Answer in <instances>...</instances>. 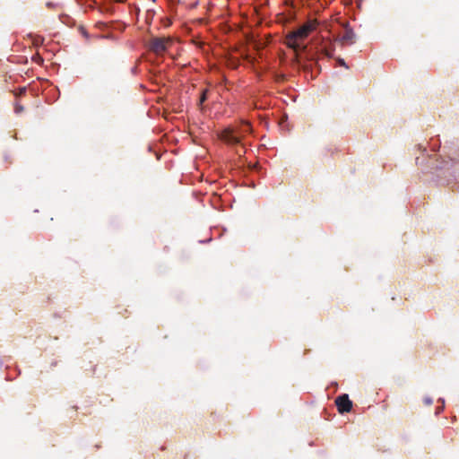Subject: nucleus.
I'll return each mask as SVG.
<instances>
[{
    "mask_svg": "<svg viewBox=\"0 0 459 459\" xmlns=\"http://www.w3.org/2000/svg\"><path fill=\"white\" fill-rule=\"evenodd\" d=\"M317 24L316 20H309L297 30L290 31L285 37L286 46L296 53L299 50L305 51L307 45L304 44V40L316 29Z\"/></svg>",
    "mask_w": 459,
    "mask_h": 459,
    "instance_id": "obj_1",
    "label": "nucleus"
},
{
    "mask_svg": "<svg viewBox=\"0 0 459 459\" xmlns=\"http://www.w3.org/2000/svg\"><path fill=\"white\" fill-rule=\"evenodd\" d=\"M251 132V127L248 122H243L239 128H230L228 127L224 129L221 134L220 138L230 145H238L240 143L241 137L245 134Z\"/></svg>",
    "mask_w": 459,
    "mask_h": 459,
    "instance_id": "obj_2",
    "label": "nucleus"
},
{
    "mask_svg": "<svg viewBox=\"0 0 459 459\" xmlns=\"http://www.w3.org/2000/svg\"><path fill=\"white\" fill-rule=\"evenodd\" d=\"M344 32L342 36H338L335 41L339 42L342 46L353 45L356 41V34L350 27L349 23L343 24Z\"/></svg>",
    "mask_w": 459,
    "mask_h": 459,
    "instance_id": "obj_3",
    "label": "nucleus"
},
{
    "mask_svg": "<svg viewBox=\"0 0 459 459\" xmlns=\"http://www.w3.org/2000/svg\"><path fill=\"white\" fill-rule=\"evenodd\" d=\"M172 44L170 38H153L150 41V48L156 54H161L166 51L169 45Z\"/></svg>",
    "mask_w": 459,
    "mask_h": 459,
    "instance_id": "obj_4",
    "label": "nucleus"
},
{
    "mask_svg": "<svg viewBox=\"0 0 459 459\" xmlns=\"http://www.w3.org/2000/svg\"><path fill=\"white\" fill-rule=\"evenodd\" d=\"M335 404L340 413L350 412L352 409V402L348 394H342L335 399Z\"/></svg>",
    "mask_w": 459,
    "mask_h": 459,
    "instance_id": "obj_5",
    "label": "nucleus"
},
{
    "mask_svg": "<svg viewBox=\"0 0 459 459\" xmlns=\"http://www.w3.org/2000/svg\"><path fill=\"white\" fill-rule=\"evenodd\" d=\"M333 50H334V48L331 42H325V43L322 42V44L318 48V52L327 57L333 56Z\"/></svg>",
    "mask_w": 459,
    "mask_h": 459,
    "instance_id": "obj_6",
    "label": "nucleus"
},
{
    "mask_svg": "<svg viewBox=\"0 0 459 459\" xmlns=\"http://www.w3.org/2000/svg\"><path fill=\"white\" fill-rule=\"evenodd\" d=\"M207 90H204L200 97L199 105H202L207 100Z\"/></svg>",
    "mask_w": 459,
    "mask_h": 459,
    "instance_id": "obj_7",
    "label": "nucleus"
},
{
    "mask_svg": "<svg viewBox=\"0 0 459 459\" xmlns=\"http://www.w3.org/2000/svg\"><path fill=\"white\" fill-rule=\"evenodd\" d=\"M424 403L426 405H431L432 404V399L429 397L424 398Z\"/></svg>",
    "mask_w": 459,
    "mask_h": 459,
    "instance_id": "obj_8",
    "label": "nucleus"
},
{
    "mask_svg": "<svg viewBox=\"0 0 459 459\" xmlns=\"http://www.w3.org/2000/svg\"><path fill=\"white\" fill-rule=\"evenodd\" d=\"M22 110H23V107H22V106H16V108H15V111H16L17 113H20V112H22Z\"/></svg>",
    "mask_w": 459,
    "mask_h": 459,
    "instance_id": "obj_9",
    "label": "nucleus"
},
{
    "mask_svg": "<svg viewBox=\"0 0 459 459\" xmlns=\"http://www.w3.org/2000/svg\"><path fill=\"white\" fill-rule=\"evenodd\" d=\"M25 92V88H21L20 89V91H19V94L22 95Z\"/></svg>",
    "mask_w": 459,
    "mask_h": 459,
    "instance_id": "obj_10",
    "label": "nucleus"
},
{
    "mask_svg": "<svg viewBox=\"0 0 459 459\" xmlns=\"http://www.w3.org/2000/svg\"><path fill=\"white\" fill-rule=\"evenodd\" d=\"M341 65L346 66L345 62L342 59L339 60Z\"/></svg>",
    "mask_w": 459,
    "mask_h": 459,
    "instance_id": "obj_11",
    "label": "nucleus"
},
{
    "mask_svg": "<svg viewBox=\"0 0 459 459\" xmlns=\"http://www.w3.org/2000/svg\"><path fill=\"white\" fill-rule=\"evenodd\" d=\"M442 410V408H438L437 411V413H439V411Z\"/></svg>",
    "mask_w": 459,
    "mask_h": 459,
    "instance_id": "obj_12",
    "label": "nucleus"
},
{
    "mask_svg": "<svg viewBox=\"0 0 459 459\" xmlns=\"http://www.w3.org/2000/svg\"><path fill=\"white\" fill-rule=\"evenodd\" d=\"M47 5L50 7V6H52V4L51 3H48Z\"/></svg>",
    "mask_w": 459,
    "mask_h": 459,
    "instance_id": "obj_13",
    "label": "nucleus"
}]
</instances>
